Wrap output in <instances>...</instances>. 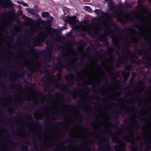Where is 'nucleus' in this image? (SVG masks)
I'll list each match as a JSON object with an SVG mask.
<instances>
[{
    "mask_svg": "<svg viewBox=\"0 0 151 151\" xmlns=\"http://www.w3.org/2000/svg\"><path fill=\"white\" fill-rule=\"evenodd\" d=\"M25 99L28 101H32L35 103H37L39 99V94L37 91L35 89L32 88H29L24 92Z\"/></svg>",
    "mask_w": 151,
    "mask_h": 151,
    "instance_id": "nucleus-13",
    "label": "nucleus"
},
{
    "mask_svg": "<svg viewBox=\"0 0 151 151\" xmlns=\"http://www.w3.org/2000/svg\"><path fill=\"white\" fill-rule=\"evenodd\" d=\"M132 76H134L136 75V73L134 72H133L132 73Z\"/></svg>",
    "mask_w": 151,
    "mask_h": 151,
    "instance_id": "nucleus-46",
    "label": "nucleus"
},
{
    "mask_svg": "<svg viewBox=\"0 0 151 151\" xmlns=\"http://www.w3.org/2000/svg\"><path fill=\"white\" fill-rule=\"evenodd\" d=\"M138 53L139 55H142L143 54L144 51L143 49L139 50L138 51Z\"/></svg>",
    "mask_w": 151,
    "mask_h": 151,
    "instance_id": "nucleus-30",
    "label": "nucleus"
},
{
    "mask_svg": "<svg viewBox=\"0 0 151 151\" xmlns=\"http://www.w3.org/2000/svg\"><path fill=\"white\" fill-rule=\"evenodd\" d=\"M47 78L50 83L53 85L55 87L60 88L62 90H63L65 88V85L59 84L58 83V81H60L61 78V75L60 73H58L57 75V80H55V77L54 76L50 74L49 73Z\"/></svg>",
    "mask_w": 151,
    "mask_h": 151,
    "instance_id": "nucleus-14",
    "label": "nucleus"
},
{
    "mask_svg": "<svg viewBox=\"0 0 151 151\" xmlns=\"http://www.w3.org/2000/svg\"><path fill=\"white\" fill-rule=\"evenodd\" d=\"M95 12L97 14H102L103 11L100 9H96L95 11Z\"/></svg>",
    "mask_w": 151,
    "mask_h": 151,
    "instance_id": "nucleus-29",
    "label": "nucleus"
},
{
    "mask_svg": "<svg viewBox=\"0 0 151 151\" xmlns=\"http://www.w3.org/2000/svg\"><path fill=\"white\" fill-rule=\"evenodd\" d=\"M115 81H114V82H115Z\"/></svg>",
    "mask_w": 151,
    "mask_h": 151,
    "instance_id": "nucleus-55",
    "label": "nucleus"
},
{
    "mask_svg": "<svg viewBox=\"0 0 151 151\" xmlns=\"http://www.w3.org/2000/svg\"><path fill=\"white\" fill-rule=\"evenodd\" d=\"M84 9L86 11H88L89 13L93 12V11L91 9V8L88 6H85L84 7Z\"/></svg>",
    "mask_w": 151,
    "mask_h": 151,
    "instance_id": "nucleus-24",
    "label": "nucleus"
},
{
    "mask_svg": "<svg viewBox=\"0 0 151 151\" xmlns=\"http://www.w3.org/2000/svg\"><path fill=\"white\" fill-rule=\"evenodd\" d=\"M131 66L130 65H128L126 66L125 68V69L128 70H131Z\"/></svg>",
    "mask_w": 151,
    "mask_h": 151,
    "instance_id": "nucleus-35",
    "label": "nucleus"
},
{
    "mask_svg": "<svg viewBox=\"0 0 151 151\" xmlns=\"http://www.w3.org/2000/svg\"><path fill=\"white\" fill-rule=\"evenodd\" d=\"M149 14H150V15L151 16V12Z\"/></svg>",
    "mask_w": 151,
    "mask_h": 151,
    "instance_id": "nucleus-50",
    "label": "nucleus"
},
{
    "mask_svg": "<svg viewBox=\"0 0 151 151\" xmlns=\"http://www.w3.org/2000/svg\"><path fill=\"white\" fill-rule=\"evenodd\" d=\"M138 1L139 3L140 4H141L143 2V1L142 0H138Z\"/></svg>",
    "mask_w": 151,
    "mask_h": 151,
    "instance_id": "nucleus-41",
    "label": "nucleus"
},
{
    "mask_svg": "<svg viewBox=\"0 0 151 151\" xmlns=\"http://www.w3.org/2000/svg\"><path fill=\"white\" fill-rule=\"evenodd\" d=\"M143 13H144L145 14H148L147 13V12H145V11H144Z\"/></svg>",
    "mask_w": 151,
    "mask_h": 151,
    "instance_id": "nucleus-47",
    "label": "nucleus"
},
{
    "mask_svg": "<svg viewBox=\"0 0 151 151\" xmlns=\"http://www.w3.org/2000/svg\"><path fill=\"white\" fill-rule=\"evenodd\" d=\"M76 54V50L72 48L67 50L65 52H63L62 53V56L63 58L65 59V62L69 65L72 67L76 63L77 60L76 59L70 58V57H73Z\"/></svg>",
    "mask_w": 151,
    "mask_h": 151,
    "instance_id": "nucleus-10",
    "label": "nucleus"
},
{
    "mask_svg": "<svg viewBox=\"0 0 151 151\" xmlns=\"http://www.w3.org/2000/svg\"><path fill=\"white\" fill-rule=\"evenodd\" d=\"M107 51L109 58L103 60L101 63V65L104 67L106 72L111 73L114 70L113 63L114 58L111 54L114 51V49L111 47H108Z\"/></svg>",
    "mask_w": 151,
    "mask_h": 151,
    "instance_id": "nucleus-8",
    "label": "nucleus"
},
{
    "mask_svg": "<svg viewBox=\"0 0 151 151\" xmlns=\"http://www.w3.org/2000/svg\"><path fill=\"white\" fill-rule=\"evenodd\" d=\"M45 97L44 96H42L41 98V102L42 103H44V102L45 101Z\"/></svg>",
    "mask_w": 151,
    "mask_h": 151,
    "instance_id": "nucleus-34",
    "label": "nucleus"
},
{
    "mask_svg": "<svg viewBox=\"0 0 151 151\" xmlns=\"http://www.w3.org/2000/svg\"><path fill=\"white\" fill-rule=\"evenodd\" d=\"M118 85H117V84H116L115 85V89L116 90L117 88H118Z\"/></svg>",
    "mask_w": 151,
    "mask_h": 151,
    "instance_id": "nucleus-43",
    "label": "nucleus"
},
{
    "mask_svg": "<svg viewBox=\"0 0 151 151\" xmlns=\"http://www.w3.org/2000/svg\"><path fill=\"white\" fill-rule=\"evenodd\" d=\"M83 135L82 134H81L79 132H76L74 133L73 132L71 137L72 138H79L83 137Z\"/></svg>",
    "mask_w": 151,
    "mask_h": 151,
    "instance_id": "nucleus-19",
    "label": "nucleus"
},
{
    "mask_svg": "<svg viewBox=\"0 0 151 151\" xmlns=\"http://www.w3.org/2000/svg\"><path fill=\"white\" fill-rule=\"evenodd\" d=\"M51 29L50 28H46L45 32H41L33 40V45L34 46H39L40 42H44L46 38L50 34Z\"/></svg>",
    "mask_w": 151,
    "mask_h": 151,
    "instance_id": "nucleus-12",
    "label": "nucleus"
},
{
    "mask_svg": "<svg viewBox=\"0 0 151 151\" xmlns=\"http://www.w3.org/2000/svg\"><path fill=\"white\" fill-rule=\"evenodd\" d=\"M64 147L62 146H57L55 149V151H63L64 150Z\"/></svg>",
    "mask_w": 151,
    "mask_h": 151,
    "instance_id": "nucleus-23",
    "label": "nucleus"
},
{
    "mask_svg": "<svg viewBox=\"0 0 151 151\" xmlns=\"http://www.w3.org/2000/svg\"><path fill=\"white\" fill-rule=\"evenodd\" d=\"M93 68L94 66L92 65L90 69V72L86 71L84 70H82L78 73L75 78H74L73 75L72 73L67 76H66V79L68 85L70 86L72 85L74 83V80L78 81L81 80L84 82V84L86 85H91L93 81L98 83H100L101 78L104 77L105 74L101 69L102 73L101 77L98 76L97 77H95L94 74L96 73V72L94 70Z\"/></svg>",
    "mask_w": 151,
    "mask_h": 151,
    "instance_id": "nucleus-4",
    "label": "nucleus"
},
{
    "mask_svg": "<svg viewBox=\"0 0 151 151\" xmlns=\"http://www.w3.org/2000/svg\"><path fill=\"white\" fill-rule=\"evenodd\" d=\"M17 13L20 14H21L22 13V12L20 11H18L17 12Z\"/></svg>",
    "mask_w": 151,
    "mask_h": 151,
    "instance_id": "nucleus-45",
    "label": "nucleus"
},
{
    "mask_svg": "<svg viewBox=\"0 0 151 151\" xmlns=\"http://www.w3.org/2000/svg\"><path fill=\"white\" fill-rule=\"evenodd\" d=\"M103 138L104 139V137H103Z\"/></svg>",
    "mask_w": 151,
    "mask_h": 151,
    "instance_id": "nucleus-54",
    "label": "nucleus"
},
{
    "mask_svg": "<svg viewBox=\"0 0 151 151\" xmlns=\"http://www.w3.org/2000/svg\"><path fill=\"white\" fill-rule=\"evenodd\" d=\"M106 1H109L108 4V6L110 9H113L114 8V5L113 2L111 1V0H105Z\"/></svg>",
    "mask_w": 151,
    "mask_h": 151,
    "instance_id": "nucleus-22",
    "label": "nucleus"
},
{
    "mask_svg": "<svg viewBox=\"0 0 151 151\" xmlns=\"http://www.w3.org/2000/svg\"><path fill=\"white\" fill-rule=\"evenodd\" d=\"M141 103H142L141 101L139 100L138 101V105H140V104H141Z\"/></svg>",
    "mask_w": 151,
    "mask_h": 151,
    "instance_id": "nucleus-40",
    "label": "nucleus"
},
{
    "mask_svg": "<svg viewBox=\"0 0 151 151\" xmlns=\"http://www.w3.org/2000/svg\"><path fill=\"white\" fill-rule=\"evenodd\" d=\"M123 13V12L122 10H121L117 16V19L119 21L124 23H125L127 20L131 22L132 21V16L131 14L129 13L127 14H124V17L125 19H123L122 17V15Z\"/></svg>",
    "mask_w": 151,
    "mask_h": 151,
    "instance_id": "nucleus-15",
    "label": "nucleus"
},
{
    "mask_svg": "<svg viewBox=\"0 0 151 151\" xmlns=\"http://www.w3.org/2000/svg\"><path fill=\"white\" fill-rule=\"evenodd\" d=\"M8 14L10 15L8 17V18L9 19H12L13 16L11 13L10 12H9Z\"/></svg>",
    "mask_w": 151,
    "mask_h": 151,
    "instance_id": "nucleus-32",
    "label": "nucleus"
},
{
    "mask_svg": "<svg viewBox=\"0 0 151 151\" xmlns=\"http://www.w3.org/2000/svg\"><path fill=\"white\" fill-rule=\"evenodd\" d=\"M137 91L139 93H140L144 89V87L143 85V83L142 81H139L137 85Z\"/></svg>",
    "mask_w": 151,
    "mask_h": 151,
    "instance_id": "nucleus-18",
    "label": "nucleus"
},
{
    "mask_svg": "<svg viewBox=\"0 0 151 151\" xmlns=\"http://www.w3.org/2000/svg\"><path fill=\"white\" fill-rule=\"evenodd\" d=\"M65 97L63 95L57 94L56 97L54 99L53 104L51 107L45 108L44 111H41L38 110L34 113V117L36 119H42L44 116L48 117L51 115L52 119L55 120L57 117L55 115H58L60 113H62L63 109L65 107L64 102Z\"/></svg>",
    "mask_w": 151,
    "mask_h": 151,
    "instance_id": "nucleus-2",
    "label": "nucleus"
},
{
    "mask_svg": "<svg viewBox=\"0 0 151 151\" xmlns=\"http://www.w3.org/2000/svg\"><path fill=\"white\" fill-rule=\"evenodd\" d=\"M77 29H81L82 30L87 32L92 37H94L97 35L99 32V28H98L97 26H95L93 24H87L86 25L81 24L76 27Z\"/></svg>",
    "mask_w": 151,
    "mask_h": 151,
    "instance_id": "nucleus-9",
    "label": "nucleus"
},
{
    "mask_svg": "<svg viewBox=\"0 0 151 151\" xmlns=\"http://www.w3.org/2000/svg\"><path fill=\"white\" fill-rule=\"evenodd\" d=\"M19 91L20 92H22V91L21 90H20V91Z\"/></svg>",
    "mask_w": 151,
    "mask_h": 151,
    "instance_id": "nucleus-52",
    "label": "nucleus"
},
{
    "mask_svg": "<svg viewBox=\"0 0 151 151\" xmlns=\"http://www.w3.org/2000/svg\"><path fill=\"white\" fill-rule=\"evenodd\" d=\"M149 2H151V0H147Z\"/></svg>",
    "mask_w": 151,
    "mask_h": 151,
    "instance_id": "nucleus-51",
    "label": "nucleus"
},
{
    "mask_svg": "<svg viewBox=\"0 0 151 151\" xmlns=\"http://www.w3.org/2000/svg\"><path fill=\"white\" fill-rule=\"evenodd\" d=\"M11 101V99L10 98H8L7 100V101L8 102H10Z\"/></svg>",
    "mask_w": 151,
    "mask_h": 151,
    "instance_id": "nucleus-44",
    "label": "nucleus"
},
{
    "mask_svg": "<svg viewBox=\"0 0 151 151\" xmlns=\"http://www.w3.org/2000/svg\"><path fill=\"white\" fill-rule=\"evenodd\" d=\"M42 16L43 18H46L49 16V14L48 12H43L42 14Z\"/></svg>",
    "mask_w": 151,
    "mask_h": 151,
    "instance_id": "nucleus-28",
    "label": "nucleus"
},
{
    "mask_svg": "<svg viewBox=\"0 0 151 151\" xmlns=\"http://www.w3.org/2000/svg\"><path fill=\"white\" fill-rule=\"evenodd\" d=\"M16 102V103L18 104H21L23 102V99L20 95H18L17 98Z\"/></svg>",
    "mask_w": 151,
    "mask_h": 151,
    "instance_id": "nucleus-21",
    "label": "nucleus"
},
{
    "mask_svg": "<svg viewBox=\"0 0 151 151\" xmlns=\"http://www.w3.org/2000/svg\"><path fill=\"white\" fill-rule=\"evenodd\" d=\"M52 52L50 51L49 53V55L48 56V58H49L48 61H50L52 59V58L51 56Z\"/></svg>",
    "mask_w": 151,
    "mask_h": 151,
    "instance_id": "nucleus-31",
    "label": "nucleus"
},
{
    "mask_svg": "<svg viewBox=\"0 0 151 151\" xmlns=\"http://www.w3.org/2000/svg\"><path fill=\"white\" fill-rule=\"evenodd\" d=\"M94 66H95L96 67H97L98 68H99V65H98L96 62H94Z\"/></svg>",
    "mask_w": 151,
    "mask_h": 151,
    "instance_id": "nucleus-38",
    "label": "nucleus"
},
{
    "mask_svg": "<svg viewBox=\"0 0 151 151\" xmlns=\"http://www.w3.org/2000/svg\"><path fill=\"white\" fill-rule=\"evenodd\" d=\"M19 2L21 4H22L24 6L28 7V5L26 3H24V2H20V1H19Z\"/></svg>",
    "mask_w": 151,
    "mask_h": 151,
    "instance_id": "nucleus-33",
    "label": "nucleus"
},
{
    "mask_svg": "<svg viewBox=\"0 0 151 151\" xmlns=\"http://www.w3.org/2000/svg\"><path fill=\"white\" fill-rule=\"evenodd\" d=\"M53 17H52L50 18V19L51 20V21H52L53 20Z\"/></svg>",
    "mask_w": 151,
    "mask_h": 151,
    "instance_id": "nucleus-48",
    "label": "nucleus"
},
{
    "mask_svg": "<svg viewBox=\"0 0 151 151\" xmlns=\"http://www.w3.org/2000/svg\"><path fill=\"white\" fill-rule=\"evenodd\" d=\"M76 17L73 16L72 17L68 16L65 17L63 19L66 22H68L72 26H73L76 22Z\"/></svg>",
    "mask_w": 151,
    "mask_h": 151,
    "instance_id": "nucleus-16",
    "label": "nucleus"
},
{
    "mask_svg": "<svg viewBox=\"0 0 151 151\" xmlns=\"http://www.w3.org/2000/svg\"><path fill=\"white\" fill-rule=\"evenodd\" d=\"M122 74L125 77V78H127L129 76L130 73L129 72H128L125 73L124 72H123Z\"/></svg>",
    "mask_w": 151,
    "mask_h": 151,
    "instance_id": "nucleus-26",
    "label": "nucleus"
},
{
    "mask_svg": "<svg viewBox=\"0 0 151 151\" xmlns=\"http://www.w3.org/2000/svg\"><path fill=\"white\" fill-rule=\"evenodd\" d=\"M27 12L28 13L31 14L32 15H35V11L29 8L27 9Z\"/></svg>",
    "mask_w": 151,
    "mask_h": 151,
    "instance_id": "nucleus-25",
    "label": "nucleus"
},
{
    "mask_svg": "<svg viewBox=\"0 0 151 151\" xmlns=\"http://www.w3.org/2000/svg\"><path fill=\"white\" fill-rule=\"evenodd\" d=\"M73 98L75 99L76 97V94H75L73 95Z\"/></svg>",
    "mask_w": 151,
    "mask_h": 151,
    "instance_id": "nucleus-42",
    "label": "nucleus"
},
{
    "mask_svg": "<svg viewBox=\"0 0 151 151\" xmlns=\"http://www.w3.org/2000/svg\"><path fill=\"white\" fill-rule=\"evenodd\" d=\"M139 21L141 24L139 27L140 37H143L146 42L151 44V21H147L146 18L142 16L139 17Z\"/></svg>",
    "mask_w": 151,
    "mask_h": 151,
    "instance_id": "nucleus-5",
    "label": "nucleus"
},
{
    "mask_svg": "<svg viewBox=\"0 0 151 151\" xmlns=\"http://www.w3.org/2000/svg\"><path fill=\"white\" fill-rule=\"evenodd\" d=\"M37 27L36 26H34L33 27V30L34 32H36Z\"/></svg>",
    "mask_w": 151,
    "mask_h": 151,
    "instance_id": "nucleus-36",
    "label": "nucleus"
},
{
    "mask_svg": "<svg viewBox=\"0 0 151 151\" xmlns=\"http://www.w3.org/2000/svg\"><path fill=\"white\" fill-rule=\"evenodd\" d=\"M127 133L129 134L128 136L125 135L122 137L123 139L126 142H131L132 144V151H142L143 145L141 142V138L139 136H137L136 138L135 141L134 134V132L131 128H129L127 130Z\"/></svg>",
    "mask_w": 151,
    "mask_h": 151,
    "instance_id": "nucleus-6",
    "label": "nucleus"
},
{
    "mask_svg": "<svg viewBox=\"0 0 151 151\" xmlns=\"http://www.w3.org/2000/svg\"><path fill=\"white\" fill-rule=\"evenodd\" d=\"M130 58L132 62H135L137 63H138L139 60L135 55L131 53L129 50H127L125 56L119 57V61L116 63V65L117 67H119L121 64L125 63Z\"/></svg>",
    "mask_w": 151,
    "mask_h": 151,
    "instance_id": "nucleus-11",
    "label": "nucleus"
},
{
    "mask_svg": "<svg viewBox=\"0 0 151 151\" xmlns=\"http://www.w3.org/2000/svg\"><path fill=\"white\" fill-rule=\"evenodd\" d=\"M110 147L109 145H108L107 148L106 150H105L104 151H109L110 149Z\"/></svg>",
    "mask_w": 151,
    "mask_h": 151,
    "instance_id": "nucleus-37",
    "label": "nucleus"
},
{
    "mask_svg": "<svg viewBox=\"0 0 151 151\" xmlns=\"http://www.w3.org/2000/svg\"><path fill=\"white\" fill-rule=\"evenodd\" d=\"M134 124L133 125L134 128L136 129H138L139 128V125L137 122H134Z\"/></svg>",
    "mask_w": 151,
    "mask_h": 151,
    "instance_id": "nucleus-27",
    "label": "nucleus"
},
{
    "mask_svg": "<svg viewBox=\"0 0 151 151\" xmlns=\"http://www.w3.org/2000/svg\"><path fill=\"white\" fill-rule=\"evenodd\" d=\"M149 59L151 61V56L149 57Z\"/></svg>",
    "mask_w": 151,
    "mask_h": 151,
    "instance_id": "nucleus-49",
    "label": "nucleus"
},
{
    "mask_svg": "<svg viewBox=\"0 0 151 151\" xmlns=\"http://www.w3.org/2000/svg\"><path fill=\"white\" fill-rule=\"evenodd\" d=\"M64 66H65V65L59 60L58 63L56 66L55 68L56 69L60 71L62 70V68Z\"/></svg>",
    "mask_w": 151,
    "mask_h": 151,
    "instance_id": "nucleus-20",
    "label": "nucleus"
},
{
    "mask_svg": "<svg viewBox=\"0 0 151 151\" xmlns=\"http://www.w3.org/2000/svg\"><path fill=\"white\" fill-rule=\"evenodd\" d=\"M75 150L76 151H78L77 148H72V151H75Z\"/></svg>",
    "mask_w": 151,
    "mask_h": 151,
    "instance_id": "nucleus-39",
    "label": "nucleus"
},
{
    "mask_svg": "<svg viewBox=\"0 0 151 151\" xmlns=\"http://www.w3.org/2000/svg\"><path fill=\"white\" fill-rule=\"evenodd\" d=\"M105 17L108 21L104 22H103V24L107 30V32L105 33L104 35H101L99 37V44L102 45H106L107 44L106 37L110 36L116 49V53H118L122 46L124 47L125 49H126L130 46L131 42L137 43L139 42L140 39L135 35L133 32L128 35L125 40H124L122 37H121V40H120L118 35L116 34L113 30L110 29L109 24L111 23L110 20L111 18V17L109 15L106 14ZM125 52V49L122 52L123 55Z\"/></svg>",
    "mask_w": 151,
    "mask_h": 151,
    "instance_id": "nucleus-1",
    "label": "nucleus"
},
{
    "mask_svg": "<svg viewBox=\"0 0 151 151\" xmlns=\"http://www.w3.org/2000/svg\"><path fill=\"white\" fill-rule=\"evenodd\" d=\"M91 126L94 129V132L93 134V136H96V131H97L98 132L100 133L99 127L104 126V130L101 132L103 134L107 133L109 135H110L114 141L117 142L118 145L114 147V149L116 151H125V148L126 145L125 144L119 139L116 135H120L123 132V130L121 129L116 134H114L111 132V122L106 121L104 124L102 122H100L99 119L94 121L92 123Z\"/></svg>",
    "mask_w": 151,
    "mask_h": 151,
    "instance_id": "nucleus-3",
    "label": "nucleus"
},
{
    "mask_svg": "<svg viewBox=\"0 0 151 151\" xmlns=\"http://www.w3.org/2000/svg\"><path fill=\"white\" fill-rule=\"evenodd\" d=\"M0 5L3 8L9 7L12 5L11 2L9 0H5L3 1L2 0H0Z\"/></svg>",
    "mask_w": 151,
    "mask_h": 151,
    "instance_id": "nucleus-17",
    "label": "nucleus"
},
{
    "mask_svg": "<svg viewBox=\"0 0 151 151\" xmlns=\"http://www.w3.org/2000/svg\"><path fill=\"white\" fill-rule=\"evenodd\" d=\"M29 52H32L33 57L36 60L35 62H34L33 60H30L27 59L24 57V55H22L19 58L20 60L22 59H23V64L28 67L31 72L33 73L40 70L41 64L38 61V56L36 52L35 49L33 48H31L30 49Z\"/></svg>",
    "mask_w": 151,
    "mask_h": 151,
    "instance_id": "nucleus-7",
    "label": "nucleus"
},
{
    "mask_svg": "<svg viewBox=\"0 0 151 151\" xmlns=\"http://www.w3.org/2000/svg\"><path fill=\"white\" fill-rule=\"evenodd\" d=\"M7 24H8V23H7V22H6V25H7Z\"/></svg>",
    "mask_w": 151,
    "mask_h": 151,
    "instance_id": "nucleus-53",
    "label": "nucleus"
}]
</instances>
